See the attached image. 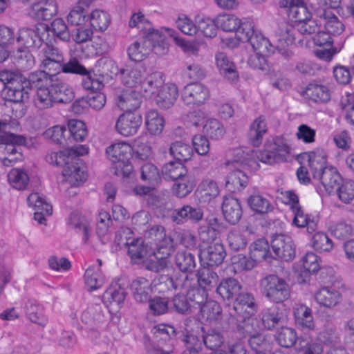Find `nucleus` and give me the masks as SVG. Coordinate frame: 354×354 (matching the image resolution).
I'll use <instances>...</instances> for the list:
<instances>
[{
  "mask_svg": "<svg viewBox=\"0 0 354 354\" xmlns=\"http://www.w3.org/2000/svg\"><path fill=\"white\" fill-rule=\"evenodd\" d=\"M294 29L288 24L283 22L279 25L274 35V44L258 32L248 41L253 50L258 53L272 55L277 50L286 59H291L294 57L293 51L290 48L295 41Z\"/></svg>",
  "mask_w": 354,
  "mask_h": 354,
  "instance_id": "f257e3e1",
  "label": "nucleus"
},
{
  "mask_svg": "<svg viewBox=\"0 0 354 354\" xmlns=\"http://www.w3.org/2000/svg\"><path fill=\"white\" fill-rule=\"evenodd\" d=\"M289 153L290 147L286 140L281 137H275L266 142L263 150H252L250 153L247 152L243 159L235 160V162H240L244 169L256 171L259 168V162L270 165L283 162Z\"/></svg>",
  "mask_w": 354,
  "mask_h": 354,
  "instance_id": "f03ea898",
  "label": "nucleus"
},
{
  "mask_svg": "<svg viewBox=\"0 0 354 354\" xmlns=\"http://www.w3.org/2000/svg\"><path fill=\"white\" fill-rule=\"evenodd\" d=\"M88 147L86 145H77L66 149L63 152H54L46 156V160L50 163L57 165H61L59 159L64 161V167L62 171L63 176L71 184L77 186L80 183L86 180V174L82 169V162L80 159V156L88 153Z\"/></svg>",
  "mask_w": 354,
  "mask_h": 354,
  "instance_id": "7ed1b4c3",
  "label": "nucleus"
},
{
  "mask_svg": "<svg viewBox=\"0 0 354 354\" xmlns=\"http://www.w3.org/2000/svg\"><path fill=\"white\" fill-rule=\"evenodd\" d=\"M132 151L131 146L125 142L113 144L106 149L107 156L113 162L111 169L114 174L122 177L130 176L133 169L129 161Z\"/></svg>",
  "mask_w": 354,
  "mask_h": 354,
  "instance_id": "20e7f679",
  "label": "nucleus"
},
{
  "mask_svg": "<svg viewBox=\"0 0 354 354\" xmlns=\"http://www.w3.org/2000/svg\"><path fill=\"white\" fill-rule=\"evenodd\" d=\"M262 295L270 301L279 304L288 300L291 295V288L287 281L277 274L266 276L260 281Z\"/></svg>",
  "mask_w": 354,
  "mask_h": 354,
  "instance_id": "39448f33",
  "label": "nucleus"
},
{
  "mask_svg": "<svg viewBox=\"0 0 354 354\" xmlns=\"http://www.w3.org/2000/svg\"><path fill=\"white\" fill-rule=\"evenodd\" d=\"M27 144V139L22 135L4 133L0 136V156L2 163L6 167L23 159L21 147Z\"/></svg>",
  "mask_w": 354,
  "mask_h": 354,
  "instance_id": "423d86ee",
  "label": "nucleus"
},
{
  "mask_svg": "<svg viewBox=\"0 0 354 354\" xmlns=\"http://www.w3.org/2000/svg\"><path fill=\"white\" fill-rule=\"evenodd\" d=\"M48 26L41 25L40 27L22 28L19 30L17 42L27 49L28 48H39L44 41V36L48 35Z\"/></svg>",
  "mask_w": 354,
  "mask_h": 354,
  "instance_id": "0eeeda50",
  "label": "nucleus"
},
{
  "mask_svg": "<svg viewBox=\"0 0 354 354\" xmlns=\"http://www.w3.org/2000/svg\"><path fill=\"white\" fill-rule=\"evenodd\" d=\"M201 261L205 263L209 267L218 266L221 265L225 257L226 252L224 245L218 242L212 241L201 245L199 254Z\"/></svg>",
  "mask_w": 354,
  "mask_h": 354,
  "instance_id": "6e6552de",
  "label": "nucleus"
},
{
  "mask_svg": "<svg viewBox=\"0 0 354 354\" xmlns=\"http://www.w3.org/2000/svg\"><path fill=\"white\" fill-rule=\"evenodd\" d=\"M253 316H243L239 318L233 313L230 312L229 317L227 319L228 327L232 331L238 332L241 336L244 337L259 333V322Z\"/></svg>",
  "mask_w": 354,
  "mask_h": 354,
  "instance_id": "1a4fd4ad",
  "label": "nucleus"
},
{
  "mask_svg": "<svg viewBox=\"0 0 354 354\" xmlns=\"http://www.w3.org/2000/svg\"><path fill=\"white\" fill-rule=\"evenodd\" d=\"M142 122L140 113L135 111H125L117 119L115 128L120 135L129 137L135 135Z\"/></svg>",
  "mask_w": 354,
  "mask_h": 354,
  "instance_id": "9d476101",
  "label": "nucleus"
},
{
  "mask_svg": "<svg viewBox=\"0 0 354 354\" xmlns=\"http://www.w3.org/2000/svg\"><path fill=\"white\" fill-rule=\"evenodd\" d=\"M271 246L275 255L284 261L292 260L295 257V245L289 235L274 234L271 240Z\"/></svg>",
  "mask_w": 354,
  "mask_h": 354,
  "instance_id": "9b49d317",
  "label": "nucleus"
},
{
  "mask_svg": "<svg viewBox=\"0 0 354 354\" xmlns=\"http://www.w3.org/2000/svg\"><path fill=\"white\" fill-rule=\"evenodd\" d=\"M258 305L252 293L241 292L235 298L233 307L230 312L240 318L243 316L254 315L257 312Z\"/></svg>",
  "mask_w": 354,
  "mask_h": 354,
  "instance_id": "f8f14e48",
  "label": "nucleus"
},
{
  "mask_svg": "<svg viewBox=\"0 0 354 354\" xmlns=\"http://www.w3.org/2000/svg\"><path fill=\"white\" fill-rule=\"evenodd\" d=\"M30 91V82L21 74L11 84L6 86V95L8 100L14 102H22L29 98Z\"/></svg>",
  "mask_w": 354,
  "mask_h": 354,
  "instance_id": "ddd939ff",
  "label": "nucleus"
},
{
  "mask_svg": "<svg viewBox=\"0 0 354 354\" xmlns=\"http://www.w3.org/2000/svg\"><path fill=\"white\" fill-rule=\"evenodd\" d=\"M208 88L200 83H192L185 86L182 93V99L187 105H201L209 98Z\"/></svg>",
  "mask_w": 354,
  "mask_h": 354,
  "instance_id": "4468645a",
  "label": "nucleus"
},
{
  "mask_svg": "<svg viewBox=\"0 0 354 354\" xmlns=\"http://www.w3.org/2000/svg\"><path fill=\"white\" fill-rule=\"evenodd\" d=\"M57 12L55 0H39L32 4L30 15L37 21L50 20Z\"/></svg>",
  "mask_w": 354,
  "mask_h": 354,
  "instance_id": "2eb2a0df",
  "label": "nucleus"
},
{
  "mask_svg": "<svg viewBox=\"0 0 354 354\" xmlns=\"http://www.w3.org/2000/svg\"><path fill=\"white\" fill-rule=\"evenodd\" d=\"M27 202L29 206L32 207L35 210L34 218L39 223L43 224L46 221L45 216H50L53 212V207L48 203L45 197L37 192L30 194Z\"/></svg>",
  "mask_w": 354,
  "mask_h": 354,
  "instance_id": "dca6fc26",
  "label": "nucleus"
},
{
  "mask_svg": "<svg viewBox=\"0 0 354 354\" xmlns=\"http://www.w3.org/2000/svg\"><path fill=\"white\" fill-rule=\"evenodd\" d=\"M145 71L141 64H128L120 71L122 82L128 88L138 89Z\"/></svg>",
  "mask_w": 354,
  "mask_h": 354,
  "instance_id": "f3484780",
  "label": "nucleus"
},
{
  "mask_svg": "<svg viewBox=\"0 0 354 354\" xmlns=\"http://www.w3.org/2000/svg\"><path fill=\"white\" fill-rule=\"evenodd\" d=\"M302 158L308 161L310 172L313 176V180L317 178L325 169L329 167L326 166V156L322 149L304 153Z\"/></svg>",
  "mask_w": 354,
  "mask_h": 354,
  "instance_id": "a211bd4d",
  "label": "nucleus"
},
{
  "mask_svg": "<svg viewBox=\"0 0 354 354\" xmlns=\"http://www.w3.org/2000/svg\"><path fill=\"white\" fill-rule=\"evenodd\" d=\"M342 177L334 167H329L322 171L321 174L313 180L315 184L320 183L328 194L335 192L338 185L342 183Z\"/></svg>",
  "mask_w": 354,
  "mask_h": 354,
  "instance_id": "6ab92c4d",
  "label": "nucleus"
},
{
  "mask_svg": "<svg viewBox=\"0 0 354 354\" xmlns=\"http://www.w3.org/2000/svg\"><path fill=\"white\" fill-rule=\"evenodd\" d=\"M117 104L120 109L125 111H133L141 104L140 90L129 88L118 95Z\"/></svg>",
  "mask_w": 354,
  "mask_h": 354,
  "instance_id": "aec40b11",
  "label": "nucleus"
},
{
  "mask_svg": "<svg viewBox=\"0 0 354 354\" xmlns=\"http://www.w3.org/2000/svg\"><path fill=\"white\" fill-rule=\"evenodd\" d=\"M203 212L201 208L185 205L173 212L171 220L176 224L180 225L188 221L198 223L203 219Z\"/></svg>",
  "mask_w": 354,
  "mask_h": 354,
  "instance_id": "412c9836",
  "label": "nucleus"
},
{
  "mask_svg": "<svg viewBox=\"0 0 354 354\" xmlns=\"http://www.w3.org/2000/svg\"><path fill=\"white\" fill-rule=\"evenodd\" d=\"M133 299L138 303H147L152 295L153 283L144 277H138L131 283Z\"/></svg>",
  "mask_w": 354,
  "mask_h": 354,
  "instance_id": "4be33fe9",
  "label": "nucleus"
},
{
  "mask_svg": "<svg viewBox=\"0 0 354 354\" xmlns=\"http://www.w3.org/2000/svg\"><path fill=\"white\" fill-rule=\"evenodd\" d=\"M222 212L225 219L232 225L236 224L243 214L240 201L232 196L224 197Z\"/></svg>",
  "mask_w": 354,
  "mask_h": 354,
  "instance_id": "5701e85b",
  "label": "nucleus"
},
{
  "mask_svg": "<svg viewBox=\"0 0 354 354\" xmlns=\"http://www.w3.org/2000/svg\"><path fill=\"white\" fill-rule=\"evenodd\" d=\"M163 74L160 71H155L149 75L146 78H142L138 90L143 93L145 97H151L155 95L164 84Z\"/></svg>",
  "mask_w": 354,
  "mask_h": 354,
  "instance_id": "b1692460",
  "label": "nucleus"
},
{
  "mask_svg": "<svg viewBox=\"0 0 354 354\" xmlns=\"http://www.w3.org/2000/svg\"><path fill=\"white\" fill-rule=\"evenodd\" d=\"M261 314L262 324L268 330L281 326L286 321V315L275 306L264 308Z\"/></svg>",
  "mask_w": 354,
  "mask_h": 354,
  "instance_id": "393cba45",
  "label": "nucleus"
},
{
  "mask_svg": "<svg viewBox=\"0 0 354 354\" xmlns=\"http://www.w3.org/2000/svg\"><path fill=\"white\" fill-rule=\"evenodd\" d=\"M242 286L239 281L232 277L222 279L216 289V293L223 299L236 298L241 292Z\"/></svg>",
  "mask_w": 354,
  "mask_h": 354,
  "instance_id": "a878e982",
  "label": "nucleus"
},
{
  "mask_svg": "<svg viewBox=\"0 0 354 354\" xmlns=\"http://www.w3.org/2000/svg\"><path fill=\"white\" fill-rule=\"evenodd\" d=\"M294 317L297 326L304 331H313L315 325L312 310L306 305H300L294 310Z\"/></svg>",
  "mask_w": 354,
  "mask_h": 354,
  "instance_id": "bb28decb",
  "label": "nucleus"
},
{
  "mask_svg": "<svg viewBox=\"0 0 354 354\" xmlns=\"http://www.w3.org/2000/svg\"><path fill=\"white\" fill-rule=\"evenodd\" d=\"M267 131L268 127L265 118L261 115L255 119L250 126L248 132V142L253 147H259Z\"/></svg>",
  "mask_w": 354,
  "mask_h": 354,
  "instance_id": "cd10ccee",
  "label": "nucleus"
},
{
  "mask_svg": "<svg viewBox=\"0 0 354 354\" xmlns=\"http://www.w3.org/2000/svg\"><path fill=\"white\" fill-rule=\"evenodd\" d=\"M216 66L222 75L232 83L239 80V73L234 64L231 62L225 53L220 52L216 55Z\"/></svg>",
  "mask_w": 354,
  "mask_h": 354,
  "instance_id": "c85d7f7f",
  "label": "nucleus"
},
{
  "mask_svg": "<svg viewBox=\"0 0 354 354\" xmlns=\"http://www.w3.org/2000/svg\"><path fill=\"white\" fill-rule=\"evenodd\" d=\"M198 335L203 344L209 350H216L223 343V337L221 333L213 328L201 327L200 330L194 333Z\"/></svg>",
  "mask_w": 354,
  "mask_h": 354,
  "instance_id": "c756f323",
  "label": "nucleus"
},
{
  "mask_svg": "<svg viewBox=\"0 0 354 354\" xmlns=\"http://www.w3.org/2000/svg\"><path fill=\"white\" fill-rule=\"evenodd\" d=\"M254 234L253 230L248 227L243 232L231 230L227 236L230 248L234 251H239L246 248L248 241L251 240L250 236Z\"/></svg>",
  "mask_w": 354,
  "mask_h": 354,
  "instance_id": "7c9ffc66",
  "label": "nucleus"
},
{
  "mask_svg": "<svg viewBox=\"0 0 354 354\" xmlns=\"http://www.w3.org/2000/svg\"><path fill=\"white\" fill-rule=\"evenodd\" d=\"M194 275L197 286L207 291L217 287L219 283L218 275L209 266L198 269Z\"/></svg>",
  "mask_w": 354,
  "mask_h": 354,
  "instance_id": "2f4dec72",
  "label": "nucleus"
},
{
  "mask_svg": "<svg viewBox=\"0 0 354 354\" xmlns=\"http://www.w3.org/2000/svg\"><path fill=\"white\" fill-rule=\"evenodd\" d=\"M165 33L158 30H152L147 33V40L151 46V51L158 55H166L169 51V42Z\"/></svg>",
  "mask_w": 354,
  "mask_h": 354,
  "instance_id": "473e14b6",
  "label": "nucleus"
},
{
  "mask_svg": "<svg viewBox=\"0 0 354 354\" xmlns=\"http://www.w3.org/2000/svg\"><path fill=\"white\" fill-rule=\"evenodd\" d=\"M294 214L292 224L297 227H306L308 233L315 232L317 228L318 219L317 217L304 213L301 206L292 209Z\"/></svg>",
  "mask_w": 354,
  "mask_h": 354,
  "instance_id": "72a5a7b5",
  "label": "nucleus"
},
{
  "mask_svg": "<svg viewBox=\"0 0 354 354\" xmlns=\"http://www.w3.org/2000/svg\"><path fill=\"white\" fill-rule=\"evenodd\" d=\"M249 177L243 169H234L226 177L225 187L232 192H239L244 189L248 183Z\"/></svg>",
  "mask_w": 354,
  "mask_h": 354,
  "instance_id": "f704fd0d",
  "label": "nucleus"
},
{
  "mask_svg": "<svg viewBox=\"0 0 354 354\" xmlns=\"http://www.w3.org/2000/svg\"><path fill=\"white\" fill-rule=\"evenodd\" d=\"M304 95L316 103H324L330 100V92L327 86L315 82L308 84L304 91Z\"/></svg>",
  "mask_w": 354,
  "mask_h": 354,
  "instance_id": "c9c22d12",
  "label": "nucleus"
},
{
  "mask_svg": "<svg viewBox=\"0 0 354 354\" xmlns=\"http://www.w3.org/2000/svg\"><path fill=\"white\" fill-rule=\"evenodd\" d=\"M174 290L187 292L191 288H196L197 282L193 273L175 272L171 275Z\"/></svg>",
  "mask_w": 354,
  "mask_h": 354,
  "instance_id": "e433bc0d",
  "label": "nucleus"
},
{
  "mask_svg": "<svg viewBox=\"0 0 354 354\" xmlns=\"http://www.w3.org/2000/svg\"><path fill=\"white\" fill-rule=\"evenodd\" d=\"M129 59L135 62H142L151 52V46L147 40V34L144 35L142 42L136 41L127 50Z\"/></svg>",
  "mask_w": 354,
  "mask_h": 354,
  "instance_id": "4c0bfd02",
  "label": "nucleus"
},
{
  "mask_svg": "<svg viewBox=\"0 0 354 354\" xmlns=\"http://www.w3.org/2000/svg\"><path fill=\"white\" fill-rule=\"evenodd\" d=\"M315 299L320 306L333 308L339 303L341 295L334 289L324 287L315 293Z\"/></svg>",
  "mask_w": 354,
  "mask_h": 354,
  "instance_id": "58836bf2",
  "label": "nucleus"
},
{
  "mask_svg": "<svg viewBox=\"0 0 354 354\" xmlns=\"http://www.w3.org/2000/svg\"><path fill=\"white\" fill-rule=\"evenodd\" d=\"M53 75H50L45 71H37L29 74L28 80L30 82V89L35 88L38 91L39 89H45L53 87Z\"/></svg>",
  "mask_w": 354,
  "mask_h": 354,
  "instance_id": "ea45409f",
  "label": "nucleus"
},
{
  "mask_svg": "<svg viewBox=\"0 0 354 354\" xmlns=\"http://www.w3.org/2000/svg\"><path fill=\"white\" fill-rule=\"evenodd\" d=\"M53 75H50L45 71H37L29 74L28 80L30 82V89L35 88L38 91L39 89H45L53 87Z\"/></svg>",
  "mask_w": 354,
  "mask_h": 354,
  "instance_id": "a19ab883",
  "label": "nucleus"
},
{
  "mask_svg": "<svg viewBox=\"0 0 354 354\" xmlns=\"http://www.w3.org/2000/svg\"><path fill=\"white\" fill-rule=\"evenodd\" d=\"M68 226L77 233L82 234L83 241L86 243L91 234V225L89 221L78 213H72L68 219Z\"/></svg>",
  "mask_w": 354,
  "mask_h": 354,
  "instance_id": "79ce46f5",
  "label": "nucleus"
},
{
  "mask_svg": "<svg viewBox=\"0 0 354 354\" xmlns=\"http://www.w3.org/2000/svg\"><path fill=\"white\" fill-rule=\"evenodd\" d=\"M85 283L90 291L97 290L105 283L106 279L102 270L96 266H89L84 274Z\"/></svg>",
  "mask_w": 354,
  "mask_h": 354,
  "instance_id": "37998d69",
  "label": "nucleus"
},
{
  "mask_svg": "<svg viewBox=\"0 0 354 354\" xmlns=\"http://www.w3.org/2000/svg\"><path fill=\"white\" fill-rule=\"evenodd\" d=\"M162 174L165 179L176 180L188 174V171L183 162L170 161L163 165Z\"/></svg>",
  "mask_w": 354,
  "mask_h": 354,
  "instance_id": "c03bdc74",
  "label": "nucleus"
},
{
  "mask_svg": "<svg viewBox=\"0 0 354 354\" xmlns=\"http://www.w3.org/2000/svg\"><path fill=\"white\" fill-rule=\"evenodd\" d=\"M157 103L163 108H169L176 101L178 93L176 85L171 84L165 86L164 85L156 94Z\"/></svg>",
  "mask_w": 354,
  "mask_h": 354,
  "instance_id": "a18cd8bd",
  "label": "nucleus"
},
{
  "mask_svg": "<svg viewBox=\"0 0 354 354\" xmlns=\"http://www.w3.org/2000/svg\"><path fill=\"white\" fill-rule=\"evenodd\" d=\"M26 314L29 319L35 324L44 325L46 319L44 308L35 299H28L25 304Z\"/></svg>",
  "mask_w": 354,
  "mask_h": 354,
  "instance_id": "49530a36",
  "label": "nucleus"
},
{
  "mask_svg": "<svg viewBox=\"0 0 354 354\" xmlns=\"http://www.w3.org/2000/svg\"><path fill=\"white\" fill-rule=\"evenodd\" d=\"M175 181L176 183L174 184L172 189L174 194L179 198L187 196L196 185L195 178L189 174Z\"/></svg>",
  "mask_w": 354,
  "mask_h": 354,
  "instance_id": "de8ad7c7",
  "label": "nucleus"
},
{
  "mask_svg": "<svg viewBox=\"0 0 354 354\" xmlns=\"http://www.w3.org/2000/svg\"><path fill=\"white\" fill-rule=\"evenodd\" d=\"M288 17L294 23L292 27H296L297 24H301L312 17V14L309 11L306 5L301 0H297L295 6L290 8Z\"/></svg>",
  "mask_w": 354,
  "mask_h": 354,
  "instance_id": "09e8293b",
  "label": "nucleus"
},
{
  "mask_svg": "<svg viewBox=\"0 0 354 354\" xmlns=\"http://www.w3.org/2000/svg\"><path fill=\"white\" fill-rule=\"evenodd\" d=\"M320 17L325 21L324 29L330 35H339L344 30V24L330 11L323 10V12L320 14Z\"/></svg>",
  "mask_w": 354,
  "mask_h": 354,
  "instance_id": "8fccbe9b",
  "label": "nucleus"
},
{
  "mask_svg": "<svg viewBox=\"0 0 354 354\" xmlns=\"http://www.w3.org/2000/svg\"><path fill=\"white\" fill-rule=\"evenodd\" d=\"M144 238L149 243L158 245L166 241V239H172L166 234V230L161 225H154L144 232Z\"/></svg>",
  "mask_w": 354,
  "mask_h": 354,
  "instance_id": "3c124183",
  "label": "nucleus"
},
{
  "mask_svg": "<svg viewBox=\"0 0 354 354\" xmlns=\"http://www.w3.org/2000/svg\"><path fill=\"white\" fill-rule=\"evenodd\" d=\"M163 117L154 109L149 110L145 116V125L151 134H160L164 127Z\"/></svg>",
  "mask_w": 354,
  "mask_h": 354,
  "instance_id": "603ef678",
  "label": "nucleus"
},
{
  "mask_svg": "<svg viewBox=\"0 0 354 354\" xmlns=\"http://www.w3.org/2000/svg\"><path fill=\"white\" fill-rule=\"evenodd\" d=\"M140 179L145 183L156 186L160 180V174L156 165L145 162L140 167Z\"/></svg>",
  "mask_w": 354,
  "mask_h": 354,
  "instance_id": "864d4df0",
  "label": "nucleus"
},
{
  "mask_svg": "<svg viewBox=\"0 0 354 354\" xmlns=\"http://www.w3.org/2000/svg\"><path fill=\"white\" fill-rule=\"evenodd\" d=\"M250 255L259 262L271 257L270 245L265 239H259L250 245Z\"/></svg>",
  "mask_w": 354,
  "mask_h": 354,
  "instance_id": "5fc2aeb1",
  "label": "nucleus"
},
{
  "mask_svg": "<svg viewBox=\"0 0 354 354\" xmlns=\"http://www.w3.org/2000/svg\"><path fill=\"white\" fill-rule=\"evenodd\" d=\"M169 153L176 161L183 162L191 158L193 150L188 144L176 141L171 145Z\"/></svg>",
  "mask_w": 354,
  "mask_h": 354,
  "instance_id": "6e6d98bb",
  "label": "nucleus"
},
{
  "mask_svg": "<svg viewBox=\"0 0 354 354\" xmlns=\"http://www.w3.org/2000/svg\"><path fill=\"white\" fill-rule=\"evenodd\" d=\"M52 92L55 103L67 104L71 102L75 97L73 88L69 85L62 82L55 83Z\"/></svg>",
  "mask_w": 354,
  "mask_h": 354,
  "instance_id": "4d7b16f0",
  "label": "nucleus"
},
{
  "mask_svg": "<svg viewBox=\"0 0 354 354\" xmlns=\"http://www.w3.org/2000/svg\"><path fill=\"white\" fill-rule=\"evenodd\" d=\"M103 319L102 307L99 304H93L88 306L81 316V320L83 323L91 327L99 324Z\"/></svg>",
  "mask_w": 354,
  "mask_h": 354,
  "instance_id": "13d9d810",
  "label": "nucleus"
},
{
  "mask_svg": "<svg viewBox=\"0 0 354 354\" xmlns=\"http://www.w3.org/2000/svg\"><path fill=\"white\" fill-rule=\"evenodd\" d=\"M249 344L254 353L266 354L270 352L272 344L268 337L261 333H257L249 336Z\"/></svg>",
  "mask_w": 354,
  "mask_h": 354,
  "instance_id": "bf43d9fd",
  "label": "nucleus"
},
{
  "mask_svg": "<svg viewBox=\"0 0 354 354\" xmlns=\"http://www.w3.org/2000/svg\"><path fill=\"white\" fill-rule=\"evenodd\" d=\"M14 59L16 66L21 71H28L35 64V57L32 53L28 50L21 48H18L15 53Z\"/></svg>",
  "mask_w": 354,
  "mask_h": 354,
  "instance_id": "052dcab7",
  "label": "nucleus"
},
{
  "mask_svg": "<svg viewBox=\"0 0 354 354\" xmlns=\"http://www.w3.org/2000/svg\"><path fill=\"white\" fill-rule=\"evenodd\" d=\"M175 263L181 272L192 273L196 268L195 257L189 252H178L175 257Z\"/></svg>",
  "mask_w": 354,
  "mask_h": 354,
  "instance_id": "680f3d73",
  "label": "nucleus"
},
{
  "mask_svg": "<svg viewBox=\"0 0 354 354\" xmlns=\"http://www.w3.org/2000/svg\"><path fill=\"white\" fill-rule=\"evenodd\" d=\"M237 39L242 42H248L250 38L255 36L257 30L254 29V25L252 21L249 19H240V25L237 27L236 31Z\"/></svg>",
  "mask_w": 354,
  "mask_h": 354,
  "instance_id": "e2e57ef3",
  "label": "nucleus"
},
{
  "mask_svg": "<svg viewBox=\"0 0 354 354\" xmlns=\"http://www.w3.org/2000/svg\"><path fill=\"white\" fill-rule=\"evenodd\" d=\"M90 22L93 29L103 32L109 27L111 19L106 12L101 10H95L90 15Z\"/></svg>",
  "mask_w": 354,
  "mask_h": 354,
  "instance_id": "0e129e2a",
  "label": "nucleus"
},
{
  "mask_svg": "<svg viewBox=\"0 0 354 354\" xmlns=\"http://www.w3.org/2000/svg\"><path fill=\"white\" fill-rule=\"evenodd\" d=\"M198 193L201 199L204 202L210 201L219 193V189L216 182L212 180H203L198 188Z\"/></svg>",
  "mask_w": 354,
  "mask_h": 354,
  "instance_id": "69168bd1",
  "label": "nucleus"
},
{
  "mask_svg": "<svg viewBox=\"0 0 354 354\" xmlns=\"http://www.w3.org/2000/svg\"><path fill=\"white\" fill-rule=\"evenodd\" d=\"M128 248V254L132 260H140L148 254V247L140 239H134L125 243Z\"/></svg>",
  "mask_w": 354,
  "mask_h": 354,
  "instance_id": "338daca9",
  "label": "nucleus"
},
{
  "mask_svg": "<svg viewBox=\"0 0 354 354\" xmlns=\"http://www.w3.org/2000/svg\"><path fill=\"white\" fill-rule=\"evenodd\" d=\"M339 199L344 203H349L354 199V181L342 180V183L335 189Z\"/></svg>",
  "mask_w": 354,
  "mask_h": 354,
  "instance_id": "774afa93",
  "label": "nucleus"
}]
</instances>
